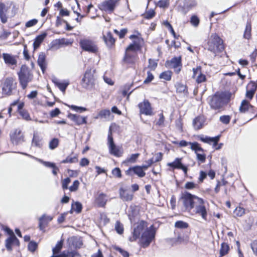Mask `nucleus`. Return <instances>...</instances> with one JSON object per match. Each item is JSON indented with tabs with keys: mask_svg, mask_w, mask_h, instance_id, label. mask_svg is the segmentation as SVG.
Here are the masks:
<instances>
[{
	"mask_svg": "<svg viewBox=\"0 0 257 257\" xmlns=\"http://www.w3.org/2000/svg\"><path fill=\"white\" fill-rule=\"evenodd\" d=\"M220 137L219 136L215 137H199V140L205 143L212 145L216 150H219L221 148L223 144L220 143L217 145L218 142L219 140Z\"/></svg>",
	"mask_w": 257,
	"mask_h": 257,
	"instance_id": "9b49d317",
	"label": "nucleus"
},
{
	"mask_svg": "<svg viewBox=\"0 0 257 257\" xmlns=\"http://www.w3.org/2000/svg\"><path fill=\"white\" fill-rule=\"evenodd\" d=\"M53 219V217L51 216H46V215H42L39 218V228L41 230H43L45 228L47 223Z\"/></svg>",
	"mask_w": 257,
	"mask_h": 257,
	"instance_id": "393cba45",
	"label": "nucleus"
},
{
	"mask_svg": "<svg viewBox=\"0 0 257 257\" xmlns=\"http://www.w3.org/2000/svg\"><path fill=\"white\" fill-rule=\"evenodd\" d=\"M180 202L182 204L181 210L183 212L191 215L198 214L206 220L207 211L206 202L203 199L184 191L181 194Z\"/></svg>",
	"mask_w": 257,
	"mask_h": 257,
	"instance_id": "f257e3e1",
	"label": "nucleus"
},
{
	"mask_svg": "<svg viewBox=\"0 0 257 257\" xmlns=\"http://www.w3.org/2000/svg\"><path fill=\"white\" fill-rule=\"evenodd\" d=\"M139 156L140 154L139 153L132 154L130 157L126 158V159L123 162V163H134L137 161Z\"/></svg>",
	"mask_w": 257,
	"mask_h": 257,
	"instance_id": "79ce46f5",
	"label": "nucleus"
},
{
	"mask_svg": "<svg viewBox=\"0 0 257 257\" xmlns=\"http://www.w3.org/2000/svg\"><path fill=\"white\" fill-rule=\"evenodd\" d=\"M73 245L76 248H80L82 245V240L80 238H73Z\"/></svg>",
	"mask_w": 257,
	"mask_h": 257,
	"instance_id": "13d9d810",
	"label": "nucleus"
},
{
	"mask_svg": "<svg viewBox=\"0 0 257 257\" xmlns=\"http://www.w3.org/2000/svg\"><path fill=\"white\" fill-rule=\"evenodd\" d=\"M148 166H136L130 167L125 171V173L128 176H133L134 174L137 175L140 178L144 177L146 175V173L144 170H147Z\"/></svg>",
	"mask_w": 257,
	"mask_h": 257,
	"instance_id": "6e6552de",
	"label": "nucleus"
},
{
	"mask_svg": "<svg viewBox=\"0 0 257 257\" xmlns=\"http://www.w3.org/2000/svg\"><path fill=\"white\" fill-rule=\"evenodd\" d=\"M108 145L109 151L110 154L119 157L123 154V150L121 147L116 146L113 143V138L111 135L108 136Z\"/></svg>",
	"mask_w": 257,
	"mask_h": 257,
	"instance_id": "0eeeda50",
	"label": "nucleus"
},
{
	"mask_svg": "<svg viewBox=\"0 0 257 257\" xmlns=\"http://www.w3.org/2000/svg\"><path fill=\"white\" fill-rule=\"evenodd\" d=\"M94 80L93 72L91 69H88L82 79L81 84L84 88H89L92 87Z\"/></svg>",
	"mask_w": 257,
	"mask_h": 257,
	"instance_id": "9d476101",
	"label": "nucleus"
},
{
	"mask_svg": "<svg viewBox=\"0 0 257 257\" xmlns=\"http://www.w3.org/2000/svg\"><path fill=\"white\" fill-rule=\"evenodd\" d=\"M11 140L13 144L19 145L24 142V136L19 129H16L10 134Z\"/></svg>",
	"mask_w": 257,
	"mask_h": 257,
	"instance_id": "ddd939ff",
	"label": "nucleus"
},
{
	"mask_svg": "<svg viewBox=\"0 0 257 257\" xmlns=\"http://www.w3.org/2000/svg\"><path fill=\"white\" fill-rule=\"evenodd\" d=\"M110 115L111 113L109 109H103L101 110L96 118H97L98 117L104 118L107 120L110 119Z\"/></svg>",
	"mask_w": 257,
	"mask_h": 257,
	"instance_id": "c9c22d12",
	"label": "nucleus"
},
{
	"mask_svg": "<svg viewBox=\"0 0 257 257\" xmlns=\"http://www.w3.org/2000/svg\"><path fill=\"white\" fill-rule=\"evenodd\" d=\"M16 87L17 83L13 78H7L2 84V93L4 95H11L13 90L16 89Z\"/></svg>",
	"mask_w": 257,
	"mask_h": 257,
	"instance_id": "423d86ee",
	"label": "nucleus"
},
{
	"mask_svg": "<svg viewBox=\"0 0 257 257\" xmlns=\"http://www.w3.org/2000/svg\"><path fill=\"white\" fill-rule=\"evenodd\" d=\"M59 140L57 138H53L49 143V148L50 150H54L59 145Z\"/></svg>",
	"mask_w": 257,
	"mask_h": 257,
	"instance_id": "37998d69",
	"label": "nucleus"
},
{
	"mask_svg": "<svg viewBox=\"0 0 257 257\" xmlns=\"http://www.w3.org/2000/svg\"><path fill=\"white\" fill-rule=\"evenodd\" d=\"M19 240L15 235L10 236L6 240V247L9 251L13 249V247L15 245H19Z\"/></svg>",
	"mask_w": 257,
	"mask_h": 257,
	"instance_id": "a211bd4d",
	"label": "nucleus"
},
{
	"mask_svg": "<svg viewBox=\"0 0 257 257\" xmlns=\"http://www.w3.org/2000/svg\"><path fill=\"white\" fill-rule=\"evenodd\" d=\"M204 122L205 119L203 116H198L193 120V126L195 130H199L202 127Z\"/></svg>",
	"mask_w": 257,
	"mask_h": 257,
	"instance_id": "c85d7f7f",
	"label": "nucleus"
},
{
	"mask_svg": "<svg viewBox=\"0 0 257 257\" xmlns=\"http://www.w3.org/2000/svg\"><path fill=\"white\" fill-rule=\"evenodd\" d=\"M24 106V103L21 102L19 103L17 106V111L19 112L23 118L27 120H29L31 119L29 113L26 110L23 109Z\"/></svg>",
	"mask_w": 257,
	"mask_h": 257,
	"instance_id": "bb28decb",
	"label": "nucleus"
},
{
	"mask_svg": "<svg viewBox=\"0 0 257 257\" xmlns=\"http://www.w3.org/2000/svg\"><path fill=\"white\" fill-rule=\"evenodd\" d=\"M251 26L250 23L247 22L246 25L245 29L244 32L243 38L249 40L251 36Z\"/></svg>",
	"mask_w": 257,
	"mask_h": 257,
	"instance_id": "e433bc0d",
	"label": "nucleus"
},
{
	"mask_svg": "<svg viewBox=\"0 0 257 257\" xmlns=\"http://www.w3.org/2000/svg\"><path fill=\"white\" fill-rule=\"evenodd\" d=\"M69 107L72 110H74L77 112H82L85 111L87 110V109L85 107L77 106L73 105H72L70 106Z\"/></svg>",
	"mask_w": 257,
	"mask_h": 257,
	"instance_id": "e2e57ef3",
	"label": "nucleus"
},
{
	"mask_svg": "<svg viewBox=\"0 0 257 257\" xmlns=\"http://www.w3.org/2000/svg\"><path fill=\"white\" fill-rule=\"evenodd\" d=\"M175 226L178 228H186L188 227V224L183 221H177L175 224Z\"/></svg>",
	"mask_w": 257,
	"mask_h": 257,
	"instance_id": "5fc2aeb1",
	"label": "nucleus"
},
{
	"mask_svg": "<svg viewBox=\"0 0 257 257\" xmlns=\"http://www.w3.org/2000/svg\"><path fill=\"white\" fill-rule=\"evenodd\" d=\"M141 40L140 39H138V41H134L133 43L130 44L128 47L126 48V51L134 52H136L137 51L140 50L141 49Z\"/></svg>",
	"mask_w": 257,
	"mask_h": 257,
	"instance_id": "c756f323",
	"label": "nucleus"
},
{
	"mask_svg": "<svg viewBox=\"0 0 257 257\" xmlns=\"http://www.w3.org/2000/svg\"><path fill=\"white\" fill-rule=\"evenodd\" d=\"M219 120L224 124H228L230 120V117L229 115H223L220 117Z\"/></svg>",
	"mask_w": 257,
	"mask_h": 257,
	"instance_id": "69168bd1",
	"label": "nucleus"
},
{
	"mask_svg": "<svg viewBox=\"0 0 257 257\" xmlns=\"http://www.w3.org/2000/svg\"><path fill=\"white\" fill-rule=\"evenodd\" d=\"M112 174H113V176L117 178L121 177V171L120 169L118 168H115L114 169H113L112 171Z\"/></svg>",
	"mask_w": 257,
	"mask_h": 257,
	"instance_id": "774afa93",
	"label": "nucleus"
},
{
	"mask_svg": "<svg viewBox=\"0 0 257 257\" xmlns=\"http://www.w3.org/2000/svg\"><path fill=\"white\" fill-rule=\"evenodd\" d=\"M71 182V179L67 177L62 181V187L63 190H66L68 188V186Z\"/></svg>",
	"mask_w": 257,
	"mask_h": 257,
	"instance_id": "4d7b16f0",
	"label": "nucleus"
},
{
	"mask_svg": "<svg viewBox=\"0 0 257 257\" xmlns=\"http://www.w3.org/2000/svg\"><path fill=\"white\" fill-rule=\"evenodd\" d=\"M246 91L253 93H255V92L257 89V80L256 81L250 82L246 86Z\"/></svg>",
	"mask_w": 257,
	"mask_h": 257,
	"instance_id": "58836bf2",
	"label": "nucleus"
},
{
	"mask_svg": "<svg viewBox=\"0 0 257 257\" xmlns=\"http://www.w3.org/2000/svg\"><path fill=\"white\" fill-rule=\"evenodd\" d=\"M169 5V0H160L157 4V6L162 8H167Z\"/></svg>",
	"mask_w": 257,
	"mask_h": 257,
	"instance_id": "6e6d98bb",
	"label": "nucleus"
},
{
	"mask_svg": "<svg viewBox=\"0 0 257 257\" xmlns=\"http://www.w3.org/2000/svg\"><path fill=\"white\" fill-rule=\"evenodd\" d=\"M18 75L20 84L23 89H25L27 87L28 84L33 79L32 73L27 66L23 65L20 71L18 73Z\"/></svg>",
	"mask_w": 257,
	"mask_h": 257,
	"instance_id": "7ed1b4c3",
	"label": "nucleus"
},
{
	"mask_svg": "<svg viewBox=\"0 0 257 257\" xmlns=\"http://www.w3.org/2000/svg\"><path fill=\"white\" fill-rule=\"evenodd\" d=\"M229 250V246L227 243L223 242L221 244V248L220 249V257H222L226 255Z\"/></svg>",
	"mask_w": 257,
	"mask_h": 257,
	"instance_id": "ea45409f",
	"label": "nucleus"
},
{
	"mask_svg": "<svg viewBox=\"0 0 257 257\" xmlns=\"http://www.w3.org/2000/svg\"><path fill=\"white\" fill-rule=\"evenodd\" d=\"M42 139L38 135L34 134L32 140V145L41 148L42 146Z\"/></svg>",
	"mask_w": 257,
	"mask_h": 257,
	"instance_id": "f704fd0d",
	"label": "nucleus"
},
{
	"mask_svg": "<svg viewBox=\"0 0 257 257\" xmlns=\"http://www.w3.org/2000/svg\"><path fill=\"white\" fill-rule=\"evenodd\" d=\"M193 77H196V81L198 83H200L206 81V76L205 75L201 73L200 67H197L193 69Z\"/></svg>",
	"mask_w": 257,
	"mask_h": 257,
	"instance_id": "412c9836",
	"label": "nucleus"
},
{
	"mask_svg": "<svg viewBox=\"0 0 257 257\" xmlns=\"http://www.w3.org/2000/svg\"><path fill=\"white\" fill-rule=\"evenodd\" d=\"M72 42L70 40L65 38L56 39L52 42L51 48L58 49L64 46L71 45Z\"/></svg>",
	"mask_w": 257,
	"mask_h": 257,
	"instance_id": "4468645a",
	"label": "nucleus"
},
{
	"mask_svg": "<svg viewBox=\"0 0 257 257\" xmlns=\"http://www.w3.org/2000/svg\"><path fill=\"white\" fill-rule=\"evenodd\" d=\"M119 2V0L105 1L99 6V8L101 11L112 13L118 5Z\"/></svg>",
	"mask_w": 257,
	"mask_h": 257,
	"instance_id": "1a4fd4ad",
	"label": "nucleus"
},
{
	"mask_svg": "<svg viewBox=\"0 0 257 257\" xmlns=\"http://www.w3.org/2000/svg\"><path fill=\"white\" fill-rule=\"evenodd\" d=\"M143 225L142 224H140L139 225H138L137 226V227L136 228H135L134 229L133 234H134V238L135 239H136L137 238H138L139 237L140 233H141V231L143 230Z\"/></svg>",
	"mask_w": 257,
	"mask_h": 257,
	"instance_id": "c03bdc74",
	"label": "nucleus"
},
{
	"mask_svg": "<svg viewBox=\"0 0 257 257\" xmlns=\"http://www.w3.org/2000/svg\"><path fill=\"white\" fill-rule=\"evenodd\" d=\"M170 66L174 69L176 73H179L181 69V57H174L170 60Z\"/></svg>",
	"mask_w": 257,
	"mask_h": 257,
	"instance_id": "aec40b11",
	"label": "nucleus"
},
{
	"mask_svg": "<svg viewBox=\"0 0 257 257\" xmlns=\"http://www.w3.org/2000/svg\"><path fill=\"white\" fill-rule=\"evenodd\" d=\"M250 247L253 253L257 256V240L253 241L250 243Z\"/></svg>",
	"mask_w": 257,
	"mask_h": 257,
	"instance_id": "338daca9",
	"label": "nucleus"
},
{
	"mask_svg": "<svg viewBox=\"0 0 257 257\" xmlns=\"http://www.w3.org/2000/svg\"><path fill=\"white\" fill-rule=\"evenodd\" d=\"M119 195L120 198L124 201H131L133 198V194L131 193L127 192L123 188L119 189Z\"/></svg>",
	"mask_w": 257,
	"mask_h": 257,
	"instance_id": "a878e982",
	"label": "nucleus"
},
{
	"mask_svg": "<svg viewBox=\"0 0 257 257\" xmlns=\"http://www.w3.org/2000/svg\"><path fill=\"white\" fill-rule=\"evenodd\" d=\"M63 241L62 240L58 241L55 247L52 249L53 254H56L58 253L62 248Z\"/></svg>",
	"mask_w": 257,
	"mask_h": 257,
	"instance_id": "de8ad7c7",
	"label": "nucleus"
},
{
	"mask_svg": "<svg viewBox=\"0 0 257 257\" xmlns=\"http://www.w3.org/2000/svg\"><path fill=\"white\" fill-rule=\"evenodd\" d=\"M157 66V63L155 60L150 59L149 60L148 67L152 70H154Z\"/></svg>",
	"mask_w": 257,
	"mask_h": 257,
	"instance_id": "680f3d73",
	"label": "nucleus"
},
{
	"mask_svg": "<svg viewBox=\"0 0 257 257\" xmlns=\"http://www.w3.org/2000/svg\"><path fill=\"white\" fill-rule=\"evenodd\" d=\"M156 231L154 226L152 225L149 228H147L143 233L141 243L142 247H148L150 243L154 239L155 237Z\"/></svg>",
	"mask_w": 257,
	"mask_h": 257,
	"instance_id": "20e7f679",
	"label": "nucleus"
},
{
	"mask_svg": "<svg viewBox=\"0 0 257 257\" xmlns=\"http://www.w3.org/2000/svg\"><path fill=\"white\" fill-rule=\"evenodd\" d=\"M209 104L214 109L220 108L223 104V98L219 95L215 94L211 97Z\"/></svg>",
	"mask_w": 257,
	"mask_h": 257,
	"instance_id": "f3484780",
	"label": "nucleus"
},
{
	"mask_svg": "<svg viewBox=\"0 0 257 257\" xmlns=\"http://www.w3.org/2000/svg\"><path fill=\"white\" fill-rule=\"evenodd\" d=\"M190 22L193 26L197 27L199 24V19L197 16H193L191 18Z\"/></svg>",
	"mask_w": 257,
	"mask_h": 257,
	"instance_id": "052dcab7",
	"label": "nucleus"
},
{
	"mask_svg": "<svg viewBox=\"0 0 257 257\" xmlns=\"http://www.w3.org/2000/svg\"><path fill=\"white\" fill-rule=\"evenodd\" d=\"M107 201V196L103 193H99L95 196V203L97 206L103 207Z\"/></svg>",
	"mask_w": 257,
	"mask_h": 257,
	"instance_id": "6ab92c4d",
	"label": "nucleus"
},
{
	"mask_svg": "<svg viewBox=\"0 0 257 257\" xmlns=\"http://www.w3.org/2000/svg\"><path fill=\"white\" fill-rule=\"evenodd\" d=\"M68 117L79 125L87 123L86 117H83L77 114H69Z\"/></svg>",
	"mask_w": 257,
	"mask_h": 257,
	"instance_id": "5701e85b",
	"label": "nucleus"
},
{
	"mask_svg": "<svg viewBox=\"0 0 257 257\" xmlns=\"http://www.w3.org/2000/svg\"><path fill=\"white\" fill-rule=\"evenodd\" d=\"M206 47L208 51L215 55L224 49L223 41L215 33L212 34L209 37Z\"/></svg>",
	"mask_w": 257,
	"mask_h": 257,
	"instance_id": "f03ea898",
	"label": "nucleus"
},
{
	"mask_svg": "<svg viewBox=\"0 0 257 257\" xmlns=\"http://www.w3.org/2000/svg\"><path fill=\"white\" fill-rule=\"evenodd\" d=\"M53 82L62 92H65L69 85L68 82H61L56 78L54 79Z\"/></svg>",
	"mask_w": 257,
	"mask_h": 257,
	"instance_id": "473e14b6",
	"label": "nucleus"
},
{
	"mask_svg": "<svg viewBox=\"0 0 257 257\" xmlns=\"http://www.w3.org/2000/svg\"><path fill=\"white\" fill-rule=\"evenodd\" d=\"M79 185V181L78 180H75L73 184L69 188V189L71 192H75L78 190Z\"/></svg>",
	"mask_w": 257,
	"mask_h": 257,
	"instance_id": "864d4df0",
	"label": "nucleus"
},
{
	"mask_svg": "<svg viewBox=\"0 0 257 257\" xmlns=\"http://www.w3.org/2000/svg\"><path fill=\"white\" fill-rule=\"evenodd\" d=\"M172 77V72L170 71H165L160 75V78L166 81L171 80Z\"/></svg>",
	"mask_w": 257,
	"mask_h": 257,
	"instance_id": "49530a36",
	"label": "nucleus"
},
{
	"mask_svg": "<svg viewBox=\"0 0 257 257\" xmlns=\"http://www.w3.org/2000/svg\"><path fill=\"white\" fill-rule=\"evenodd\" d=\"M78 161L77 156H67L66 158L61 161V163H74L77 162Z\"/></svg>",
	"mask_w": 257,
	"mask_h": 257,
	"instance_id": "a18cd8bd",
	"label": "nucleus"
},
{
	"mask_svg": "<svg viewBox=\"0 0 257 257\" xmlns=\"http://www.w3.org/2000/svg\"><path fill=\"white\" fill-rule=\"evenodd\" d=\"M103 38L106 46L108 47L111 48L114 44L115 40L113 37L110 32L108 31L105 34H104Z\"/></svg>",
	"mask_w": 257,
	"mask_h": 257,
	"instance_id": "b1692460",
	"label": "nucleus"
},
{
	"mask_svg": "<svg viewBox=\"0 0 257 257\" xmlns=\"http://www.w3.org/2000/svg\"><path fill=\"white\" fill-rule=\"evenodd\" d=\"M252 107V106L250 104L249 101L244 99L243 100L241 103L240 106L239 107V111L241 113H245Z\"/></svg>",
	"mask_w": 257,
	"mask_h": 257,
	"instance_id": "2f4dec72",
	"label": "nucleus"
},
{
	"mask_svg": "<svg viewBox=\"0 0 257 257\" xmlns=\"http://www.w3.org/2000/svg\"><path fill=\"white\" fill-rule=\"evenodd\" d=\"M10 7L6 6L3 3H0V19L1 22L3 24H5L8 22V19L10 17Z\"/></svg>",
	"mask_w": 257,
	"mask_h": 257,
	"instance_id": "2eb2a0df",
	"label": "nucleus"
},
{
	"mask_svg": "<svg viewBox=\"0 0 257 257\" xmlns=\"http://www.w3.org/2000/svg\"><path fill=\"white\" fill-rule=\"evenodd\" d=\"M182 158H176L173 162L168 163L167 165L174 169H179L183 165L181 163Z\"/></svg>",
	"mask_w": 257,
	"mask_h": 257,
	"instance_id": "4c0bfd02",
	"label": "nucleus"
},
{
	"mask_svg": "<svg viewBox=\"0 0 257 257\" xmlns=\"http://www.w3.org/2000/svg\"><path fill=\"white\" fill-rule=\"evenodd\" d=\"M191 149L195 151L197 160L199 162V163H203L205 162L206 155L203 153L204 150L198 143L194 142V144H192Z\"/></svg>",
	"mask_w": 257,
	"mask_h": 257,
	"instance_id": "f8f14e48",
	"label": "nucleus"
},
{
	"mask_svg": "<svg viewBox=\"0 0 257 257\" xmlns=\"http://www.w3.org/2000/svg\"><path fill=\"white\" fill-rule=\"evenodd\" d=\"M138 59L137 54V52H130L126 51L125 55L124 58V61L128 64H134L135 63Z\"/></svg>",
	"mask_w": 257,
	"mask_h": 257,
	"instance_id": "4be33fe9",
	"label": "nucleus"
},
{
	"mask_svg": "<svg viewBox=\"0 0 257 257\" xmlns=\"http://www.w3.org/2000/svg\"><path fill=\"white\" fill-rule=\"evenodd\" d=\"M176 88L177 91L179 93H187V88L186 86L182 84V83H177L176 85Z\"/></svg>",
	"mask_w": 257,
	"mask_h": 257,
	"instance_id": "09e8293b",
	"label": "nucleus"
},
{
	"mask_svg": "<svg viewBox=\"0 0 257 257\" xmlns=\"http://www.w3.org/2000/svg\"><path fill=\"white\" fill-rule=\"evenodd\" d=\"M3 57L5 62L7 65H14L17 64V60L14 56L8 53H3Z\"/></svg>",
	"mask_w": 257,
	"mask_h": 257,
	"instance_id": "cd10ccee",
	"label": "nucleus"
},
{
	"mask_svg": "<svg viewBox=\"0 0 257 257\" xmlns=\"http://www.w3.org/2000/svg\"><path fill=\"white\" fill-rule=\"evenodd\" d=\"M245 214V209L241 207H237L234 211V215L241 217Z\"/></svg>",
	"mask_w": 257,
	"mask_h": 257,
	"instance_id": "3c124183",
	"label": "nucleus"
},
{
	"mask_svg": "<svg viewBox=\"0 0 257 257\" xmlns=\"http://www.w3.org/2000/svg\"><path fill=\"white\" fill-rule=\"evenodd\" d=\"M37 244L34 241H31L28 244V249L30 251L34 252L37 248Z\"/></svg>",
	"mask_w": 257,
	"mask_h": 257,
	"instance_id": "0e129e2a",
	"label": "nucleus"
},
{
	"mask_svg": "<svg viewBox=\"0 0 257 257\" xmlns=\"http://www.w3.org/2000/svg\"><path fill=\"white\" fill-rule=\"evenodd\" d=\"M140 113L146 115H152L153 114L152 108L150 102L146 100L139 104Z\"/></svg>",
	"mask_w": 257,
	"mask_h": 257,
	"instance_id": "dca6fc26",
	"label": "nucleus"
},
{
	"mask_svg": "<svg viewBox=\"0 0 257 257\" xmlns=\"http://www.w3.org/2000/svg\"><path fill=\"white\" fill-rule=\"evenodd\" d=\"M115 229L119 234H121L123 232V225L119 221H117L115 223Z\"/></svg>",
	"mask_w": 257,
	"mask_h": 257,
	"instance_id": "603ef678",
	"label": "nucleus"
},
{
	"mask_svg": "<svg viewBox=\"0 0 257 257\" xmlns=\"http://www.w3.org/2000/svg\"><path fill=\"white\" fill-rule=\"evenodd\" d=\"M46 56L44 53H41L39 54L38 59V63L39 66L41 67L42 71L44 72L46 69V63H45Z\"/></svg>",
	"mask_w": 257,
	"mask_h": 257,
	"instance_id": "72a5a7b5",
	"label": "nucleus"
},
{
	"mask_svg": "<svg viewBox=\"0 0 257 257\" xmlns=\"http://www.w3.org/2000/svg\"><path fill=\"white\" fill-rule=\"evenodd\" d=\"M71 210L76 211L77 213H80L82 210V205L80 203L76 202L72 204Z\"/></svg>",
	"mask_w": 257,
	"mask_h": 257,
	"instance_id": "8fccbe9b",
	"label": "nucleus"
},
{
	"mask_svg": "<svg viewBox=\"0 0 257 257\" xmlns=\"http://www.w3.org/2000/svg\"><path fill=\"white\" fill-rule=\"evenodd\" d=\"M197 5V3L195 0H185L184 8L189 10L194 7Z\"/></svg>",
	"mask_w": 257,
	"mask_h": 257,
	"instance_id": "a19ab883",
	"label": "nucleus"
},
{
	"mask_svg": "<svg viewBox=\"0 0 257 257\" xmlns=\"http://www.w3.org/2000/svg\"><path fill=\"white\" fill-rule=\"evenodd\" d=\"M47 36L46 33H43L41 35L38 36L34 40L33 43L34 49L35 50L39 47L41 44L44 41V39Z\"/></svg>",
	"mask_w": 257,
	"mask_h": 257,
	"instance_id": "7c9ffc66",
	"label": "nucleus"
},
{
	"mask_svg": "<svg viewBox=\"0 0 257 257\" xmlns=\"http://www.w3.org/2000/svg\"><path fill=\"white\" fill-rule=\"evenodd\" d=\"M184 187L186 189L191 190L197 188V184L192 182H187L185 184Z\"/></svg>",
	"mask_w": 257,
	"mask_h": 257,
	"instance_id": "bf43d9fd",
	"label": "nucleus"
},
{
	"mask_svg": "<svg viewBox=\"0 0 257 257\" xmlns=\"http://www.w3.org/2000/svg\"><path fill=\"white\" fill-rule=\"evenodd\" d=\"M79 45L81 49L85 51L94 54L98 52V49L97 45L94 41L89 39H81L79 41Z\"/></svg>",
	"mask_w": 257,
	"mask_h": 257,
	"instance_id": "39448f33",
	"label": "nucleus"
}]
</instances>
